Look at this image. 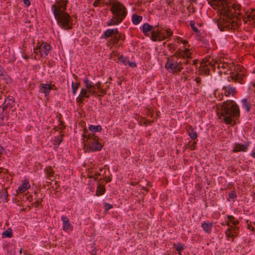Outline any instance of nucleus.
<instances>
[{"label":"nucleus","mask_w":255,"mask_h":255,"mask_svg":"<svg viewBox=\"0 0 255 255\" xmlns=\"http://www.w3.org/2000/svg\"><path fill=\"white\" fill-rule=\"evenodd\" d=\"M210 5L215 9H218L223 14V17L218 21V25H222L225 27L228 25V22L232 21L231 17L234 15L233 11L235 14H239L240 12H237L240 10V5L235 2H230V0H207Z\"/></svg>","instance_id":"f257e3e1"},{"label":"nucleus","mask_w":255,"mask_h":255,"mask_svg":"<svg viewBox=\"0 0 255 255\" xmlns=\"http://www.w3.org/2000/svg\"><path fill=\"white\" fill-rule=\"evenodd\" d=\"M191 58V53L188 48L178 49L173 55L167 58L165 67L170 73L177 74L189 63V59Z\"/></svg>","instance_id":"f03ea898"},{"label":"nucleus","mask_w":255,"mask_h":255,"mask_svg":"<svg viewBox=\"0 0 255 255\" xmlns=\"http://www.w3.org/2000/svg\"><path fill=\"white\" fill-rule=\"evenodd\" d=\"M68 0H58L51 6L54 16L57 24L65 30L72 28L73 19L65 11L67 8Z\"/></svg>","instance_id":"7ed1b4c3"},{"label":"nucleus","mask_w":255,"mask_h":255,"mask_svg":"<svg viewBox=\"0 0 255 255\" xmlns=\"http://www.w3.org/2000/svg\"><path fill=\"white\" fill-rule=\"evenodd\" d=\"M217 114L219 119L223 120L227 124H230L233 118L240 116V110L235 101L227 100L219 108Z\"/></svg>","instance_id":"20e7f679"},{"label":"nucleus","mask_w":255,"mask_h":255,"mask_svg":"<svg viewBox=\"0 0 255 255\" xmlns=\"http://www.w3.org/2000/svg\"><path fill=\"white\" fill-rule=\"evenodd\" d=\"M110 10L113 17L107 22V26L118 25L126 18L128 13L126 7L119 1L111 7Z\"/></svg>","instance_id":"39448f33"},{"label":"nucleus","mask_w":255,"mask_h":255,"mask_svg":"<svg viewBox=\"0 0 255 255\" xmlns=\"http://www.w3.org/2000/svg\"><path fill=\"white\" fill-rule=\"evenodd\" d=\"M82 136L84 147L88 152L100 151L102 149L103 145L95 134L88 133V130L85 129Z\"/></svg>","instance_id":"423d86ee"},{"label":"nucleus","mask_w":255,"mask_h":255,"mask_svg":"<svg viewBox=\"0 0 255 255\" xmlns=\"http://www.w3.org/2000/svg\"><path fill=\"white\" fill-rule=\"evenodd\" d=\"M227 59H220L218 61L216 59H214L213 57H209L205 60L206 65L209 64L211 67L215 69L217 67L218 69L220 70V72L224 73H227L231 68L234 67V64L233 63H229L227 61Z\"/></svg>","instance_id":"0eeeda50"},{"label":"nucleus","mask_w":255,"mask_h":255,"mask_svg":"<svg viewBox=\"0 0 255 255\" xmlns=\"http://www.w3.org/2000/svg\"><path fill=\"white\" fill-rule=\"evenodd\" d=\"M51 50L50 45L46 42L38 43L37 47L34 48V53L39 54L40 57L44 58L48 55Z\"/></svg>","instance_id":"6e6552de"},{"label":"nucleus","mask_w":255,"mask_h":255,"mask_svg":"<svg viewBox=\"0 0 255 255\" xmlns=\"http://www.w3.org/2000/svg\"><path fill=\"white\" fill-rule=\"evenodd\" d=\"M246 77V74L242 71L240 72L236 71V73H232L229 78L235 83H238L240 84H244V79Z\"/></svg>","instance_id":"1a4fd4ad"},{"label":"nucleus","mask_w":255,"mask_h":255,"mask_svg":"<svg viewBox=\"0 0 255 255\" xmlns=\"http://www.w3.org/2000/svg\"><path fill=\"white\" fill-rule=\"evenodd\" d=\"M90 94L94 95V91H88V90L84 88H82L80 95L76 99L77 103L79 105L83 104L84 99L85 98H89Z\"/></svg>","instance_id":"9d476101"},{"label":"nucleus","mask_w":255,"mask_h":255,"mask_svg":"<svg viewBox=\"0 0 255 255\" xmlns=\"http://www.w3.org/2000/svg\"><path fill=\"white\" fill-rule=\"evenodd\" d=\"M243 11H244V12H245V15L244 16H242V18H243L244 22L247 23L248 21L250 20H248V18H247L248 12L245 11V10H243ZM241 11V8L240 9V10L237 11V12H240V13L239 14H237V16H235V14L234 13V15L231 17L232 21L230 23L228 22V25H227L226 27L229 26L231 23L234 22H236V24H239V21L238 19L241 18V15H243V13H242ZM233 13H234V11H233Z\"/></svg>","instance_id":"9b49d317"},{"label":"nucleus","mask_w":255,"mask_h":255,"mask_svg":"<svg viewBox=\"0 0 255 255\" xmlns=\"http://www.w3.org/2000/svg\"><path fill=\"white\" fill-rule=\"evenodd\" d=\"M121 39H122L121 34L118 33L116 35L115 34V36L108 42V45L110 46L111 48L112 46L119 47L121 45L119 43Z\"/></svg>","instance_id":"f8f14e48"},{"label":"nucleus","mask_w":255,"mask_h":255,"mask_svg":"<svg viewBox=\"0 0 255 255\" xmlns=\"http://www.w3.org/2000/svg\"><path fill=\"white\" fill-rule=\"evenodd\" d=\"M61 220L63 221V229L64 231H71L73 230V226L70 224L69 219L66 216H62Z\"/></svg>","instance_id":"ddd939ff"},{"label":"nucleus","mask_w":255,"mask_h":255,"mask_svg":"<svg viewBox=\"0 0 255 255\" xmlns=\"http://www.w3.org/2000/svg\"><path fill=\"white\" fill-rule=\"evenodd\" d=\"M222 91L226 97H229L231 95L234 96L237 93L236 88L231 87L230 85L223 87Z\"/></svg>","instance_id":"4468645a"},{"label":"nucleus","mask_w":255,"mask_h":255,"mask_svg":"<svg viewBox=\"0 0 255 255\" xmlns=\"http://www.w3.org/2000/svg\"><path fill=\"white\" fill-rule=\"evenodd\" d=\"M239 230V227L231 226V227L228 228L225 232L226 237L227 238H234V237L237 236Z\"/></svg>","instance_id":"2eb2a0df"},{"label":"nucleus","mask_w":255,"mask_h":255,"mask_svg":"<svg viewBox=\"0 0 255 255\" xmlns=\"http://www.w3.org/2000/svg\"><path fill=\"white\" fill-rule=\"evenodd\" d=\"M30 187V185L27 180L22 181V184L18 187L17 192L18 193H22Z\"/></svg>","instance_id":"dca6fc26"},{"label":"nucleus","mask_w":255,"mask_h":255,"mask_svg":"<svg viewBox=\"0 0 255 255\" xmlns=\"http://www.w3.org/2000/svg\"><path fill=\"white\" fill-rule=\"evenodd\" d=\"M52 87L49 84H41L40 85V91L44 93L45 97H47L49 96L50 91L52 90Z\"/></svg>","instance_id":"f3484780"},{"label":"nucleus","mask_w":255,"mask_h":255,"mask_svg":"<svg viewBox=\"0 0 255 255\" xmlns=\"http://www.w3.org/2000/svg\"><path fill=\"white\" fill-rule=\"evenodd\" d=\"M247 149L248 146L246 144L237 143L235 144L233 151L234 152H238L239 151L244 152L246 151Z\"/></svg>","instance_id":"a211bd4d"},{"label":"nucleus","mask_w":255,"mask_h":255,"mask_svg":"<svg viewBox=\"0 0 255 255\" xmlns=\"http://www.w3.org/2000/svg\"><path fill=\"white\" fill-rule=\"evenodd\" d=\"M119 32L117 28L115 29H108L104 32V37L108 38L112 36H115Z\"/></svg>","instance_id":"6ab92c4d"},{"label":"nucleus","mask_w":255,"mask_h":255,"mask_svg":"<svg viewBox=\"0 0 255 255\" xmlns=\"http://www.w3.org/2000/svg\"><path fill=\"white\" fill-rule=\"evenodd\" d=\"M241 103L242 104L243 108H245L247 112H249L251 109V100L249 97L243 99L241 101Z\"/></svg>","instance_id":"aec40b11"},{"label":"nucleus","mask_w":255,"mask_h":255,"mask_svg":"<svg viewBox=\"0 0 255 255\" xmlns=\"http://www.w3.org/2000/svg\"><path fill=\"white\" fill-rule=\"evenodd\" d=\"M208 57H206L205 59H204L202 62V66H201V71L204 73L205 75H209L210 72V69L208 66L211 67V66L209 64H208L207 65H206V62L205 60L208 58Z\"/></svg>","instance_id":"412c9836"},{"label":"nucleus","mask_w":255,"mask_h":255,"mask_svg":"<svg viewBox=\"0 0 255 255\" xmlns=\"http://www.w3.org/2000/svg\"><path fill=\"white\" fill-rule=\"evenodd\" d=\"M212 226L213 224L212 223H207L205 222H204L201 225L204 231L208 234L211 233Z\"/></svg>","instance_id":"4be33fe9"},{"label":"nucleus","mask_w":255,"mask_h":255,"mask_svg":"<svg viewBox=\"0 0 255 255\" xmlns=\"http://www.w3.org/2000/svg\"><path fill=\"white\" fill-rule=\"evenodd\" d=\"M186 131L188 135L192 139H195L197 138V133L191 126H188L186 128Z\"/></svg>","instance_id":"5701e85b"},{"label":"nucleus","mask_w":255,"mask_h":255,"mask_svg":"<svg viewBox=\"0 0 255 255\" xmlns=\"http://www.w3.org/2000/svg\"><path fill=\"white\" fill-rule=\"evenodd\" d=\"M45 172L47 177L50 180H53L54 179V171L51 166L47 167L45 168Z\"/></svg>","instance_id":"b1692460"},{"label":"nucleus","mask_w":255,"mask_h":255,"mask_svg":"<svg viewBox=\"0 0 255 255\" xmlns=\"http://www.w3.org/2000/svg\"><path fill=\"white\" fill-rule=\"evenodd\" d=\"M153 28L152 25H149L147 23H145L142 25V30L143 34L145 35H147V32L150 31H152Z\"/></svg>","instance_id":"393cba45"},{"label":"nucleus","mask_w":255,"mask_h":255,"mask_svg":"<svg viewBox=\"0 0 255 255\" xmlns=\"http://www.w3.org/2000/svg\"><path fill=\"white\" fill-rule=\"evenodd\" d=\"M105 188L104 185L99 183L96 190V195L101 196L103 195L105 192Z\"/></svg>","instance_id":"a878e982"},{"label":"nucleus","mask_w":255,"mask_h":255,"mask_svg":"<svg viewBox=\"0 0 255 255\" xmlns=\"http://www.w3.org/2000/svg\"><path fill=\"white\" fill-rule=\"evenodd\" d=\"M159 29H155V28L153 29L151 31V39L153 41H156L158 40V34Z\"/></svg>","instance_id":"bb28decb"},{"label":"nucleus","mask_w":255,"mask_h":255,"mask_svg":"<svg viewBox=\"0 0 255 255\" xmlns=\"http://www.w3.org/2000/svg\"><path fill=\"white\" fill-rule=\"evenodd\" d=\"M84 83L85 86V89L89 90L90 88H95L94 84L90 81L88 78H86L84 80Z\"/></svg>","instance_id":"cd10ccee"},{"label":"nucleus","mask_w":255,"mask_h":255,"mask_svg":"<svg viewBox=\"0 0 255 255\" xmlns=\"http://www.w3.org/2000/svg\"><path fill=\"white\" fill-rule=\"evenodd\" d=\"M14 101L10 99H7L5 100V102L3 104V106L2 107V111H4L5 109H6L8 107L10 108L12 107V105L13 104Z\"/></svg>","instance_id":"c85d7f7f"},{"label":"nucleus","mask_w":255,"mask_h":255,"mask_svg":"<svg viewBox=\"0 0 255 255\" xmlns=\"http://www.w3.org/2000/svg\"><path fill=\"white\" fill-rule=\"evenodd\" d=\"M142 17L136 14H133L132 16V21L134 24H138L142 20Z\"/></svg>","instance_id":"c756f323"},{"label":"nucleus","mask_w":255,"mask_h":255,"mask_svg":"<svg viewBox=\"0 0 255 255\" xmlns=\"http://www.w3.org/2000/svg\"><path fill=\"white\" fill-rule=\"evenodd\" d=\"M102 127L100 125L98 126H94V125H91L89 127V129L93 132H99L102 130Z\"/></svg>","instance_id":"7c9ffc66"},{"label":"nucleus","mask_w":255,"mask_h":255,"mask_svg":"<svg viewBox=\"0 0 255 255\" xmlns=\"http://www.w3.org/2000/svg\"><path fill=\"white\" fill-rule=\"evenodd\" d=\"M80 85V84L79 82H72V92L74 95H75V94L77 93V91L79 89Z\"/></svg>","instance_id":"2f4dec72"},{"label":"nucleus","mask_w":255,"mask_h":255,"mask_svg":"<svg viewBox=\"0 0 255 255\" xmlns=\"http://www.w3.org/2000/svg\"><path fill=\"white\" fill-rule=\"evenodd\" d=\"M2 236L4 237L11 238L12 237V232L11 228L7 229L6 231L3 232Z\"/></svg>","instance_id":"473e14b6"},{"label":"nucleus","mask_w":255,"mask_h":255,"mask_svg":"<svg viewBox=\"0 0 255 255\" xmlns=\"http://www.w3.org/2000/svg\"><path fill=\"white\" fill-rule=\"evenodd\" d=\"M248 20H255V10H253L251 12H247Z\"/></svg>","instance_id":"72a5a7b5"},{"label":"nucleus","mask_w":255,"mask_h":255,"mask_svg":"<svg viewBox=\"0 0 255 255\" xmlns=\"http://www.w3.org/2000/svg\"><path fill=\"white\" fill-rule=\"evenodd\" d=\"M173 248L178 252V253L181 252L184 249V246L181 245V244H173Z\"/></svg>","instance_id":"f704fd0d"},{"label":"nucleus","mask_w":255,"mask_h":255,"mask_svg":"<svg viewBox=\"0 0 255 255\" xmlns=\"http://www.w3.org/2000/svg\"><path fill=\"white\" fill-rule=\"evenodd\" d=\"M191 59H189V63L186 65L187 67H185V72L189 74L190 72H191L193 70V68L192 67V66L191 65Z\"/></svg>","instance_id":"c9c22d12"},{"label":"nucleus","mask_w":255,"mask_h":255,"mask_svg":"<svg viewBox=\"0 0 255 255\" xmlns=\"http://www.w3.org/2000/svg\"><path fill=\"white\" fill-rule=\"evenodd\" d=\"M229 221L231 222L234 225H237L239 224V222L238 220H235V217L232 215H228L227 216Z\"/></svg>","instance_id":"e433bc0d"},{"label":"nucleus","mask_w":255,"mask_h":255,"mask_svg":"<svg viewBox=\"0 0 255 255\" xmlns=\"http://www.w3.org/2000/svg\"><path fill=\"white\" fill-rule=\"evenodd\" d=\"M119 59L125 65H127L128 63V59L127 57L123 56V55L120 56Z\"/></svg>","instance_id":"4c0bfd02"},{"label":"nucleus","mask_w":255,"mask_h":255,"mask_svg":"<svg viewBox=\"0 0 255 255\" xmlns=\"http://www.w3.org/2000/svg\"><path fill=\"white\" fill-rule=\"evenodd\" d=\"M158 41H162L166 39L165 33L159 29Z\"/></svg>","instance_id":"58836bf2"},{"label":"nucleus","mask_w":255,"mask_h":255,"mask_svg":"<svg viewBox=\"0 0 255 255\" xmlns=\"http://www.w3.org/2000/svg\"><path fill=\"white\" fill-rule=\"evenodd\" d=\"M190 25L191 27V28H192V29H193V31H194L196 32H198V28L196 26L195 23L194 21H191L190 23Z\"/></svg>","instance_id":"ea45409f"},{"label":"nucleus","mask_w":255,"mask_h":255,"mask_svg":"<svg viewBox=\"0 0 255 255\" xmlns=\"http://www.w3.org/2000/svg\"><path fill=\"white\" fill-rule=\"evenodd\" d=\"M95 86V88H97L99 92L103 93V89L101 83L98 82L96 84H94Z\"/></svg>","instance_id":"a19ab883"},{"label":"nucleus","mask_w":255,"mask_h":255,"mask_svg":"<svg viewBox=\"0 0 255 255\" xmlns=\"http://www.w3.org/2000/svg\"><path fill=\"white\" fill-rule=\"evenodd\" d=\"M165 33L166 39L170 37L173 34L172 31H171V30L170 28L166 29L165 30Z\"/></svg>","instance_id":"79ce46f5"},{"label":"nucleus","mask_w":255,"mask_h":255,"mask_svg":"<svg viewBox=\"0 0 255 255\" xmlns=\"http://www.w3.org/2000/svg\"><path fill=\"white\" fill-rule=\"evenodd\" d=\"M118 0H109L106 3V5H111V7L113 6V5L114 4H116V2H117Z\"/></svg>","instance_id":"37998d69"},{"label":"nucleus","mask_w":255,"mask_h":255,"mask_svg":"<svg viewBox=\"0 0 255 255\" xmlns=\"http://www.w3.org/2000/svg\"><path fill=\"white\" fill-rule=\"evenodd\" d=\"M104 207H105V210L106 211H108L113 208L112 205L109 204V203H105Z\"/></svg>","instance_id":"c03bdc74"},{"label":"nucleus","mask_w":255,"mask_h":255,"mask_svg":"<svg viewBox=\"0 0 255 255\" xmlns=\"http://www.w3.org/2000/svg\"><path fill=\"white\" fill-rule=\"evenodd\" d=\"M101 3V1H100V0H95L93 3V6L95 7L99 6L100 5Z\"/></svg>","instance_id":"a18cd8bd"},{"label":"nucleus","mask_w":255,"mask_h":255,"mask_svg":"<svg viewBox=\"0 0 255 255\" xmlns=\"http://www.w3.org/2000/svg\"><path fill=\"white\" fill-rule=\"evenodd\" d=\"M229 197L230 198L234 199L236 197V194L234 191H232L229 194Z\"/></svg>","instance_id":"49530a36"},{"label":"nucleus","mask_w":255,"mask_h":255,"mask_svg":"<svg viewBox=\"0 0 255 255\" xmlns=\"http://www.w3.org/2000/svg\"><path fill=\"white\" fill-rule=\"evenodd\" d=\"M196 144V142L194 141L192 144L189 145V147L190 148L191 150H194L195 149Z\"/></svg>","instance_id":"de8ad7c7"},{"label":"nucleus","mask_w":255,"mask_h":255,"mask_svg":"<svg viewBox=\"0 0 255 255\" xmlns=\"http://www.w3.org/2000/svg\"><path fill=\"white\" fill-rule=\"evenodd\" d=\"M59 187H60V184L58 181H55V185L52 186V188H54L55 190L58 189Z\"/></svg>","instance_id":"09e8293b"},{"label":"nucleus","mask_w":255,"mask_h":255,"mask_svg":"<svg viewBox=\"0 0 255 255\" xmlns=\"http://www.w3.org/2000/svg\"><path fill=\"white\" fill-rule=\"evenodd\" d=\"M185 73H186L185 72H183V73L182 74V76H181V78L183 79L184 81H186V80H187V79L188 78V76Z\"/></svg>","instance_id":"8fccbe9b"},{"label":"nucleus","mask_w":255,"mask_h":255,"mask_svg":"<svg viewBox=\"0 0 255 255\" xmlns=\"http://www.w3.org/2000/svg\"><path fill=\"white\" fill-rule=\"evenodd\" d=\"M59 126L60 127V129H64L65 128V127L64 126V123L63 121H61L60 120H59Z\"/></svg>","instance_id":"3c124183"},{"label":"nucleus","mask_w":255,"mask_h":255,"mask_svg":"<svg viewBox=\"0 0 255 255\" xmlns=\"http://www.w3.org/2000/svg\"><path fill=\"white\" fill-rule=\"evenodd\" d=\"M178 39L179 41L181 42L184 45H185L188 43V41L186 40H183L180 38H178Z\"/></svg>","instance_id":"603ef678"},{"label":"nucleus","mask_w":255,"mask_h":255,"mask_svg":"<svg viewBox=\"0 0 255 255\" xmlns=\"http://www.w3.org/2000/svg\"><path fill=\"white\" fill-rule=\"evenodd\" d=\"M128 65L131 67H134L136 66V64L135 62H131L129 61H128Z\"/></svg>","instance_id":"864d4df0"},{"label":"nucleus","mask_w":255,"mask_h":255,"mask_svg":"<svg viewBox=\"0 0 255 255\" xmlns=\"http://www.w3.org/2000/svg\"><path fill=\"white\" fill-rule=\"evenodd\" d=\"M24 3L27 6H29L30 4V1L29 0H23Z\"/></svg>","instance_id":"5fc2aeb1"},{"label":"nucleus","mask_w":255,"mask_h":255,"mask_svg":"<svg viewBox=\"0 0 255 255\" xmlns=\"http://www.w3.org/2000/svg\"><path fill=\"white\" fill-rule=\"evenodd\" d=\"M195 81L197 84L200 83L201 82V79L200 77H196L195 79Z\"/></svg>","instance_id":"6e6d98bb"},{"label":"nucleus","mask_w":255,"mask_h":255,"mask_svg":"<svg viewBox=\"0 0 255 255\" xmlns=\"http://www.w3.org/2000/svg\"><path fill=\"white\" fill-rule=\"evenodd\" d=\"M197 61L198 60L197 59H194L192 61V63H191V65L192 66H193V65H196L197 63Z\"/></svg>","instance_id":"4d7b16f0"},{"label":"nucleus","mask_w":255,"mask_h":255,"mask_svg":"<svg viewBox=\"0 0 255 255\" xmlns=\"http://www.w3.org/2000/svg\"><path fill=\"white\" fill-rule=\"evenodd\" d=\"M4 149L3 147L2 146L0 145V155L2 154V153L4 151Z\"/></svg>","instance_id":"13d9d810"},{"label":"nucleus","mask_w":255,"mask_h":255,"mask_svg":"<svg viewBox=\"0 0 255 255\" xmlns=\"http://www.w3.org/2000/svg\"><path fill=\"white\" fill-rule=\"evenodd\" d=\"M59 143H60L62 141V135H60L58 137Z\"/></svg>","instance_id":"bf43d9fd"},{"label":"nucleus","mask_w":255,"mask_h":255,"mask_svg":"<svg viewBox=\"0 0 255 255\" xmlns=\"http://www.w3.org/2000/svg\"><path fill=\"white\" fill-rule=\"evenodd\" d=\"M91 90L92 91H94V95L97 93L96 91V88H90L88 90V91Z\"/></svg>","instance_id":"052dcab7"},{"label":"nucleus","mask_w":255,"mask_h":255,"mask_svg":"<svg viewBox=\"0 0 255 255\" xmlns=\"http://www.w3.org/2000/svg\"><path fill=\"white\" fill-rule=\"evenodd\" d=\"M41 200H38L35 203L37 205H39L40 204H41Z\"/></svg>","instance_id":"680f3d73"},{"label":"nucleus","mask_w":255,"mask_h":255,"mask_svg":"<svg viewBox=\"0 0 255 255\" xmlns=\"http://www.w3.org/2000/svg\"><path fill=\"white\" fill-rule=\"evenodd\" d=\"M229 222H230L229 221H228V222H226V225L227 226H228V227H229L230 228V227H231V226H230V224Z\"/></svg>","instance_id":"e2e57ef3"},{"label":"nucleus","mask_w":255,"mask_h":255,"mask_svg":"<svg viewBox=\"0 0 255 255\" xmlns=\"http://www.w3.org/2000/svg\"><path fill=\"white\" fill-rule=\"evenodd\" d=\"M112 179L110 177H109L107 180H106V182H109L111 181Z\"/></svg>","instance_id":"0e129e2a"},{"label":"nucleus","mask_w":255,"mask_h":255,"mask_svg":"<svg viewBox=\"0 0 255 255\" xmlns=\"http://www.w3.org/2000/svg\"><path fill=\"white\" fill-rule=\"evenodd\" d=\"M50 86H51V87H52V89H55V90L56 89V88L55 87V86L54 85H50Z\"/></svg>","instance_id":"69168bd1"},{"label":"nucleus","mask_w":255,"mask_h":255,"mask_svg":"<svg viewBox=\"0 0 255 255\" xmlns=\"http://www.w3.org/2000/svg\"><path fill=\"white\" fill-rule=\"evenodd\" d=\"M1 70H2V68H1V67L0 66V75H1V74H2Z\"/></svg>","instance_id":"338daca9"},{"label":"nucleus","mask_w":255,"mask_h":255,"mask_svg":"<svg viewBox=\"0 0 255 255\" xmlns=\"http://www.w3.org/2000/svg\"><path fill=\"white\" fill-rule=\"evenodd\" d=\"M253 86L254 87H255V82L253 83Z\"/></svg>","instance_id":"774afa93"}]
</instances>
